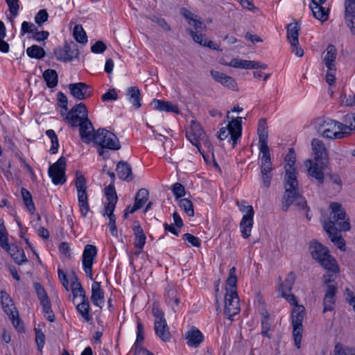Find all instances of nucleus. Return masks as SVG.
Returning a JSON list of instances; mask_svg holds the SVG:
<instances>
[{
    "mask_svg": "<svg viewBox=\"0 0 355 355\" xmlns=\"http://www.w3.org/2000/svg\"><path fill=\"white\" fill-rule=\"evenodd\" d=\"M285 161L286 162L284 178L285 193L282 201V209L287 211L291 205L295 206L298 209H304L306 207V202L299 192L293 148H289L285 157Z\"/></svg>",
    "mask_w": 355,
    "mask_h": 355,
    "instance_id": "f257e3e1",
    "label": "nucleus"
},
{
    "mask_svg": "<svg viewBox=\"0 0 355 355\" xmlns=\"http://www.w3.org/2000/svg\"><path fill=\"white\" fill-rule=\"evenodd\" d=\"M331 212L329 218L324 222V229L331 241L343 250L345 245L340 231H349L351 228L349 219L342 205L338 202H331L329 205Z\"/></svg>",
    "mask_w": 355,
    "mask_h": 355,
    "instance_id": "f03ea898",
    "label": "nucleus"
},
{
    "mask_svg": "<svg viewBox=\"0 0 355 355\" xmlns=\"http://www.w3.org/2000/svg\"><path fill=\"white\" fill-rule=\"evenodd\" d=\"M352 130L351 121L347 125L330 119L320 120L317 128L318 132L322 137L331 139H343L349 135Z\"/></svg>",
    "mask_w": 355,
    "mask_h": 355,
    "instance_id": "7ed1b4c3",
    "label": "nucleus"
},
{
    "mask_svg": "<svg viewBox=\"0 0 355 355\" xmlns=\"http://www.w3.org/2000/svg\"><path fill=\"white\" fill-rule=\"evenodd\" d=\"M309 250L313 259L318 262L324 270L340 272L336 260L330 254L327 248L313 241L310 243Z\"/></svg>",
    "mask_w": 355,
    "mask_h": 355,
    "instance_id": "20e7f679",
    "label": "nucleus"
},
{
    "mask_svg": "<svg viewBox=\"0 0 355 355\" xmlns=\"http://www.w3.org/2000/svg\"><path fill=\"white\" fill-rule=\"evenodd\" d=\"M93 141L103 148L112 150H118L121 147L118 137L113 132L104 128H100L95 132Z\"/></svg>",
    "mask_w": 355,
    "mask_h": 355,
    "instance_id": "39448f33",
    "label": "nucleus"
},
{
    "mask_svg": "<svg viewBox=\"0 0 355 355\" xmlns=\"http://www.w3.org/2000/svg\"><path fill=\"white\" fill-rule=\"evenodd\" d=\"M241 117H236L229 122L225 127H222L218 137L220 140H224L230 135V140L232 141V145L234 146L241 137Z\"/></svg>",
    "mask_w": 355,
    "mask_h": 355,
    "instance_id": "423d86ee",
    "label": "nucleus"
},
{
    "mask_svg": "<svg viewBox=\"0 0 355 355\" xmlns=\"http://www.w3.org/2000/svg\"><path fill=\"white\" fill-rule=\"evenodd\" d=\"M61 114L64 116V120L73 128L79 126L88 115L87 107L83 103L73 106L66 114L61 110Z\"/></svg>",
    "mask_w": 355,
    "mask_h": 355,
    "instance_id": "0eeeda50",
    "label": "nucleus"
},
{
    "mask_svg": "<svg viewBox=\"0 0 355 355\" xmlns=\"http://www.w3.org/2000/svg\"><path fill=\"white\" fill-rule=\"evenodd\" d=\"M76 187L78 192V200L80 211L83 217L87 216L89 211L88 196L85 179L83 175L77 174L76 179Z\"/></svg>",
    "mask_w": 355,
    "mask_h": 355,
    "instance_id": "6e6552de",
    "label": "nucleus"
},
{
    "mask_svg": "<svg viewBox=\"0 0 355 355\" xmlns=\"http://www.w3.org/2000/svg\"><path fill=\"white\" fill-rule=\"evenodd\" d=\"M187 137L191 143L196 146L200 152V141H203L205 145L209 147L211 143L205 137V133L199 123L196 121H191L190 128L187 131Z\"/></svg>",
    "mask_w": 355,
    "mask_h": 355,
    "instance_id": "1a4fd4ad",
    "label": "nucleus"
},
{
    "mask_svg": "<svg viewBox=\"0 0 355 355\" xmlns=\"http://www.w3.org/2000/svg\"><path fill=\"white\" fill-rule=\"evenodd\" d=\"M307 168L308 174L312 178H314L319 184L324 183V171L329 166V163L326 161L318 162L312 159H308L304 163Z\"/></svg>",
    "mask_w": 355,
    "mask_h": 355,
    "instance_id": "9d476101",
    "label": "nucleus"
},
{
    "mask_svg": "<svg viewBox=\"0 0 355 355\" xmlns=\"http://www.w3.org/2000/svg\"><path fill=\"white\" fill-rule=\"evenodd\" d=\"M66 158L61 157L49 168V175L54 184H63L66 182Z\"/></svg>",
    "mask_w": 355,
    "mask_h": 355,
    "instance_id": "9b49d317",
    "label": "nucleus"
},
{
    "mask_svg": "<svg viewBox=\"0 0 355 355\" xmlns=\"http://www.w3.org/2000/svg\"><path fill=\"white\" fill-rule=\"evenodd\" d=\"M240 311V304L238 293L236 291H228L225 295V308L224 313L229 319Z\"/></svg>",
    "mask_w": 355,
    "mask_h": 355,
    "instance_id": "f8f14e48",
    "label": "nucleus"
},
{
    "mask_svg": "<svg viewBox=\"0 0 355 355\" xmlns=\"http://www.w3.org/2000/svg\"><path fill=\"white\" fill-rule=\"evenodd\" d=\"M97 255V248L93 245H86L83 253V267L86 275L93 280L92 266Z\"/></svg>",
    "mask_w": 355,
    "mask_h": 355,
    "instance_id": "ddd939ff",
    "label": "nucleus"
},
{
    "mask_svg": "<svg viewBox=\"0 0 355 355\" xmlns=\"http://www.w3.org/2000/svg\"><path fill=\"white\" fill-rule=\"evenodd\" d=\"M56 59L64 62H71L79 55L77 46L73 42L66 43L63 48L56 49L54 51Z\"/></svg>",
    "mask_w": 355,
    "mask_h": 355,
    "instance_id": "4468645a",
    "label": "nucleus"
},
{
    "mask_svg": "<svg viewBox=\"0 0 355 355\" xmlns=\"http://www.w3.org/2000/svg\"><path fill=\"white\" fill-rule=\"evenodd\" d=\"M241 211L245 213L240 223L242 236L247 239L250 236L253 225L254 209L252 206H244L241 208Z\"/></svg>",
    "mask_w": 355,
    "mask_h": 355,
    "instance_id": "2eb2a0df",
    "label": "nucleus"
},
{
    "mask_svg": "<svg viewBox=\"0 0 355 355\" xmlns=\"http://www.w3.org/2000/svg\"><path fill=\"white\" fill-rule=\"evenodd\" d=\"M344 19L352 35H355V0H345Z\"/></svg>",
    "mask_w": 355,
    "mask_h": 355,
    "instance_id": "dca6fc26",
    "label": "nucleus"
},
{
    "mask_svg": "<svg viewBox=\"0 0 355 355\" xmlns=\"http://www.w3.org/2000/svg\"><path fill=\"white\" fill-rule=\"evenodd\" d=\"M312 150L314 155V159L313 160L318 162H329V155L327 149L324 144L318 139H313L311 141Z\"/></svg>",
    "mask_w": 355,
    "mask_h": 355,
    "instance_id": "f3484780",
    "label": "nucleus"
},
{
    "mask_svg": "<svg viewBox=\"0 0 355 355\" xmlns=\"http://www.w3.org/2000/svg\"><path fill=\"white\" fill-rule=\"evenodd\" d=\"M327 0H311L309 8L313 17L318 20L324 22L328 19L329 9L322 6Z\"/></svg>",
    "mask_w": 355,
    "mask_h": 355,
    "instance_id": "a211bd4d",
    "label": "nucleus"
},
{
    "mask_svg": "<svg viewBox=\"0 0 355 355\" xmlns=\"http://www.w3.org/2000/svg\"><path fill=\"white\" fill-rule=\"evenodd\" d=\"M71 94L78 100H84L91 96L89 87L85 83H71L69 85Z\"/></svg>",
    "mask_w": 355,
    "mask_h": 355,
    "instance_id": "6ab92c4d",
    "label": "nucleus"
},
{
    "mask_svg": "<svg viewBox=\"0 0 355 355\" xmlns=\"http://www.w3.org/2000/svg\"><path fill=\"white\" fill-rule=\"evenodd\" d=\"M80 136L83 142L90 143L94 138V128L88 116L79 125Z\"/></svg>",
    "mask_w": 355,
    "mask_h": 355,
    "instance_id": "aec40b11",
    "label": "nucleus"
},
{
    "mask_svg": "<svg viewBox=\"0 0 355 355\" xmlns=\"http://www.w3.org/2000/svg\"><path fill=\"white\" fill-rule=\"evenodd\" d=\"M187 344L191 347H198L204 340V336L196 327H192L185 334Z\"/></svg>",
    "mask_w": 355,
    "mask_h": 355,
    "instance_id": "412c9836",
    "label": "nucleus"
},
{
    "mask_svg": "<svg viewBox=\"0 0 355 355\" xmlns=\"http://www.w3.org/2000/svg\"><path fill=\"white\" fill-rule=\"evenodd\" d=\"M337 49L333 44H329L322 54V62L327 69H334L336 67Z\"/></svg>",
    "mask_w": 355,
    "mask_h": 355,
    "instance_id": "4be33fe9",
    "label": "nucleus"
},
{
    "mask_svg": "<svg viewBox=\"0 0 355 355\" xmlns=\"http://www.w3.org/2000/svg\"><path fill=\"white\" fill-rule=\"evenodd\" d=\"M337 292L336 285H328L323 299V312L331 311L335 304V295Z\"/></svg>",
    "mask_w": 355,
    "mask_h": 355,
    "instance_id": "5701e85b",
    "label": "nucleus"
},
{
    "mask_svg": "<svg viewBox=\"0 0 355 355\" xmlns=\"http://www.w3.org/2000/svg\"><path fill=\"white\" fill-rule=\"evenodd\" d=\"M181 14L185 17L188 24L193 26L196 30L205 31L207 29V26L203 21L189 10L182 8L181 10Z\"/></svg>",
    "mask_w": 355,
    "mask_h": 355,
    "instance_id": "b1692460",
    "label": "nucleus"
},
{
    "mask_svg": "<svg viewBox=\"0 0 355 355\" xmlns=\"http://www.w3.org/2000/svg\"><path fill=\"white\" fill-rule=\"evenodd\" d=\"M211 76L212 78L218 83H220L221 85H224L225 87H227L228 88L234 89V88L236 86V83L234 78H232L230 76H228L225 75V73L215 71L211 70L210 71Z\"/></svg>",
    "mask_w": 355,
    "mask_h": 355,
    "instance_id": "393cba45",
    "label": "nucleus"
},
{
    "mask_svg": "<svg viewBox=\"0 0 355 355\" xmlns=\"http://www.w3.org/2000/svg\"><path fill=\"white\" fill-rule=\"evenodd\" d=\"M154 329L156 335L164 342H167L171 338L169 329L166 320H162L158 322L155 320Z\"/></svg>",
    "mask_w": 355,
    "mask_h": 355,
    "instance_id": "a878e982",
    "label": "nucleus"
},
{
    "mask_svg": "<svg viewBox=\"0 0 355 355\" xmlns=\"http://www.w3.org/2000/svg\"><path fill=\"white\" fill-rule=\"evenodd\" d=\"M116 171L118 177L123 180L130 182L133 178L131 166L127 162H119Z\"/></svg>",
    "mask_w": 355,
    "mask_h": 355,
    "instance_id": "bb28decb",
    "label": "nucleus"
},
{
    "mask_svg": "<svg viewBox=\"0 0 355 355\" xmlns=\"http://www.w3.org/2000/svg\"><path fill=\"white\" fill-rule=\"evenodd\" d=\"M91 300L94 305L101 308L104 302V294L99 282H94L92 285Z\"/></svg>",
    "mask_w": 355,
    "mask_h": 355,
    "instance_id": "cd10ccee",
    "label": "nucleus"
},
{
    "mask_svg": "<svg viewBox=\"0 0 355 355\" xmlns=\"http://www.w3.org/2000/svg\"><path fill=\"white\" fill-rule=\"evenodd\" d=\"M152 105L155 110L159 111L173 112L175 114H179L180 112L178 107L170 101L154 99L152 102Z\"/></svg>",
    "mask_w": 355,
    "mask_h": 355,
    "instance_id": "c85d7f7f",
    "label": "nucleus"
},
{
    "mask_svg": "<svg viewBox=\"0 0 355 355\" xmlns=\"http://www.w3.org/2000/svg\"><path fill=\"white\" fill-rule=\"evenodd\" d=\"M1 300L2 309L8 315L13 313L16 315L17 309L14 305L13 301L10 295L4 291H1Z\"/></svg>",
    "mask_w": 355,
    "mask_h": 355,
    "instance_id": "c756f323",
    "label": "nucleus"
},
{
    "mask_svg": "<svg viewBox=\"0 0 355 355\" xmlns=\"http://www.w3.org/2000/svg\"><path fill=\"white\" fill-rule=\"evenodd\" d=\"M133 232L135 235L134 245L135 247L139 250L137 254H139L146 243V236L139 225L133 227Z\"/></svg>",
    "mask_w": 355,
    "mask_h": 355,
    "instance_id": "7c9ffc66",
    "label": "nucleus"
},
{
    "mask_svg": "<svg viewBox=\"0 0 355 355\" xmlns=\"http://www.w3.org/2000/svg\"><path fill=\"white\" fill-rule=\"evenodd\" d=\"M260 151L263 155L261 157V172H272V166L270 155V150L268 146L259 147Z\"/></svg>",
    "mask_w": 355,
    "mask_h": 355,
    "instance_id": "2f4dec72",
    "label": "nucleus"
},
{
    "mask_svg": "<svg viewBox=\"0 0 355 355\" xmlns=\"http://www.w3.org/2000/svg\"><path fill=\"white\" fill-rule=\"evenodd\" d=\"M187 32L192 37L193 40L204 46H208L213 49H217L218 45L211 40H208L203 34L199 32H195L191 29H188Z\"/></svg>",
    "mask_w": 355,
    "mask_h": 355,
    "instance_id": "473e14b6",
    "label": "nucleus"
},
{
    "mask_svg": "<svg viewBox=\"0 0 355 355\" xmlns=\"http://www.w3.org/2000/svg\"><path fill=\"white\" fill-rule=\"evenodd\" d=\"M148 191L146 189H140L135 198L134 205L131 208L132 211L141 209L148 199Z\"/></svg>",
    "mask_w": 355,
    "mask_h": 355,
    "instance_id": "72a5a7b5",
    "label": "nucleus"
},
{
    "mask_svg": "<svg viewBox=\"0 0 355 355\" xmlns=\"http://www.w3.org/2000/svg\"><path fill=\"white\" fill-rule=\"evenodd\" d=\"M268 127L266 121L261 119L259 121L258 124V135H259V147L268 146Z\"/></svg>",
    "mask_w": 355,
    "mask_h": 355,
    "instance_id": "f704fd0d",
    "label": "nucleus"
},
{
    "mask_svg": "<svg viewBox=\"0 0 355 355\" xmlns=\"http://www.w3.org/2000/svg\"><path fill=\"white\" fill-rule=\"evenodd\" d=\"M300 24L297 22L291 23L287 25V39L291 45H295L298 42Z\"/></svg>",
    "mask_w": 355,
    "mask_h": 355,
    "instance_id": "c9c22d12",
    "label": "nucleus"
},
{
    "mask_svg": "<svg viewBox=\"0 0 355 355\" xmlns=\"http://www.w3.org/2000/svg\"><path fill=\"white\" fill-rule=\"evenodd\" d=\"M305 315L304 308L303 306L296 305L292 312V325L293 327H303L302 321Z\"/></svg>",
    "mask_w": 355,
    "mask_h": 355,
    "instance_id": "e433bc0d",
    "label": "nucleus"
},
{
    "mask_svg": "<svg viewBox=\"0 0 355 355\" xmlns=\"http://www.w3.org/2000/svg\"><path fill=\"white\" fill-rule=\"evenodd\" d=\"M42 76L48 87L53 88L58 85V76L55 70L46 69L43 72Z\"/></svg>",
    "mask_w": 355,
    "mask_h": 355,
    "instance_id": "4c0bfd02",
    "label": "nucleus"
},
{
    "mask_svg": "<svg viewBox=\"0 0 355 355\" xmlns=\"http://www.w3.org/2000/svg\"><path fill=\"white\" fill-rule=\"evenodd\" d=\"M76 309L85 321L89 322L92 320V316L89 315V302L87 297L82 299L81 302L77 305Z\"/></svg>",
    "mask_w": 355,
    "mask_h": 355,
    "instance_id": "58836bf2",
    "label": "nucleus"
},
{
    "mask_svg": "<svg viewBox=\"0 0 355 355\" xmlns=\"http://www.w3.org/2000/svg\"><path fill=\"white\" fill-rule=\"evenodd\" d=\"M254 64V60H246L238 58H233L230 62V63L227 64V65L235 68L254 69L255 65Z\"/></svg>",
    "mask_w": 355,
    "mask_h": 355,
    "instance_id": "ea45409f",
    "label": "nucleus"
},
{
    "mask_svg": "<svg viewBox=\"0 0 355 355\" xmlns=\"http://www.w3.org/2000/svg\"><path fill=\"white\" fill-rule=\"evenodd\" d=\"M295 277L293 272L288 274L284 283L279 284L278 292L282 295L283 293H287L291 291L292 287L295 283Z\"/></svg>",
    "mask_w": 355,
    "mask_h": 355,
    "instance_id": "a19ab883",
    "label": "nucleus"
},
{
    "mask_svg": "<svg viewBox=\"0 0 355 355\" xmlns=\"http://www.w3.org/2000/svg\"><path fill=\"white\" fill-rule=\"evenodd\" d=\"M128 94L130 96V101L136 109L141 107L140 91L137 87H131L128 89Z\"/></svg>",
    "mask_w": 355,
    "mask_h": 355,
    "instance_id": "79ce46f5",
    "label": "nucleus"
},
{
    "mask_svg": "<svg viewBox=\"0 0 355 355\" xmlns=\"http://www.w3.org/2000/svg\"><path fill=\"white\" fill-rule=\"evenodd\" d=\"M236 283H237V277L236 275V268L232 267L230 269L229 271V277L226 281V290L228 291L234 290L236 291Z\"/></svg>",
    "mask_w": 355,
    "mask_h": 355,
    "instance_id": "37998d69",
    "label": "nucleus"
},
{
    "mask_svg": "<svg viewBox=\"0 0 355 355\" xmlns=\"http://www.w3.org/2000/svg\"><path fill=\"white\" fill-rule=\"evenodd\" d=\"M26 53L31 58L41 59L44 56L45 51L42 47L33 45L26 49Z\"/></svg>",
    "mask_w": 355,
    "mask_h": 355,
    "instance_id": "c03bdc74",
    "label": "nucleus"
},
{
    "mask_svg": "<svg viewBox=\"0 0 355 355\" xmlns=\"http://www.w3.org/2000/svg\"><path fill=\"white\" fill-rule=\"evenodd\" d=\"M73 36L76 40L80 43L85 44L87 42V37L82 26L76 25L73 29Z\"/></svg>",
    "mask_w": 355,
    "mask_h": 355,
    "instance_id": "a18cd8bd",
    "label": "nucleus"
},
{
    "mask_svg": "<svg viewBox=\"0 0 355 355\" xmlns=\"http://www.w3.org/2000/svg\"><path fill=\"white\" fill-rule=\"evenodd\" d=\"M179 206L189 216L194 215L193 205L191 200L187 198L180 200Z\"/></svg>",
    "mask_w": 355,
    "mask_h": 355,
    "instance_id": "49530a36",
    "label": "nucleus"
},
{
    "mask_svg": "<svg viewBox=\"0 0 355 355\" xmlns=\"http://www.w3.org/2000/svg\"><path fill=\"white\" fill-rule=\"evenodd\" d=\"M0 245L7 250L10 248L8 238H7V234H6V230L4 226L3 220L0 219Z\"/></svg>",
    "mask_w": 355,
    "mask_h": 355,
    "instance_id": "de8ad7c7",
    "label": "nucleus"
},
{
    "mask_svg": "<svg viewBox=\"0 0 355 355\" xmlns=\"http://www.w3.org/2000/svg\"><path fill=\"white\" fill-rule=\"evenodd\" d=\"M43 312L46 315V319L50 322H53L55 320V315L51 309V304L50 300L40 302Z\"/></svg>",
    "mask_w": 355,
    "mask_h": 355,
    "instance_id": "09e8293b",
    "label": "nucleus"
},
{
    "mask_svg": "<svg viewBox=\"0 0 355 355\" xmlns=\"http://www.w3.org/2000/svg\"><path fill=\"white\" fill-rule=\"evenodd\" d=\"M303 327H293V337L295 345L297 349L301 347V341L302 338Z\"/></svg>",
    "mask_w": 355,
    "mask_h": 355,
    "instance_id": "8fccbe9b",
    "label": "nucleus"
},
{
    "mask_svg": "<svg viewBox=\"0 0 355 355\" xmlns=\"http://www.w3.org/2000/svg\"><path fill=\"white\" fill-rule=\"evenodd\" d=\"M105 194L108 202H111V200L113 202L118 201V197L114 184H110L109 186L105 187Z\"/></svg>",
    "mask_w": 355,
    "mask_h": 355,
    "instance_id": "3c124183",
    "label": "nucleus"
},
{
    "mask_svg": "<svg viewBox=\"0 0 355 355\" xmlns=\"http://www.w3.org/2000/svg\"><path fill=\"white\" fill-rule=\"evenodd\" d=\"M33 285L40 302L49 300L44 287L40 283L35 282Z\"/></svg>",
    "mask_w": 355,
    "mask_h": 355,
    "instance_id": "603ef678",
    "label": "nucleus"
},
{
    "mask_svg": "<svg viewBox=\"0 0 355 355\" xmlns=\"http://www.w3.org/2000/svg\"><path fill=\"white\" fill-rule=\"evenodd\" d=\"M137 340H136V342L135 343L134 346L136 349H141V348H140V347H139V343L141 342H142L144 338V326L139 321H138L137 323Z\"/></svg>",
    "mask_w": 355,
    "mask_h": 355,
    "instance_id": "864d4df0",
    "label": "nucleus"
},
{
    "mask_svg": "<svg viewBox=\"0 0 355 355\" xmlns=\"http://www.w3.org/2000/svg\"><path fill=\"white\" fill-rule=\"evenodd\" d=\"M49 14L45 9L40 10L35 17V21L38 26H42L48 20Z\"/></svg>",
    "mask_w": 355,
    "mask_h": 355,
    "instance_id": "5fc2aeb1",
    "label": "nucleus"
},
{
    "mask_svg": "<svg viewBox=\"0 0 355 355\" xmlns=\"http://www.w3.org/2000/svg\"><path fill=\"white\" fill-rule=\"evenodd\" d=\"M8 316H9V318L12 320V324L14 325V327L16 329H17L19 331H24V325H23L21 320H20V318L19 317V313H18L17 310L16 315L13 313H10V315H8Z\"/></svg>",
    "mask_w": 355,
    "mask_h": 355,
    "instance_id": "6e6d98bb",
    "label": "nucleus"
},
{
    "mask_svg": "<svg viewBox=\"0 0 355 355\" xmlns=\"http://www.w3.org/2000/svg\"><path fill=\"white\" fill-rule=\"evenodd\" d=\"M37 27L34 24L24 21L21 24V35H24L27 33H35L37 31Z\"/></svg>",
    "mask_w": 355,
    "mask_h": 355,
    "instance_id": "4d7b16f0",
    "label": "nucleus"
},
{
    "mask_svg": "<svg viewBox=\"0 0 355 355\" xmlns=\"http://www.w3.org/2000/svg\"><path fill=\"white\" fill-rule=\"evenodd\" d=\"M6 2L7 3L9 10L12 15V17H16L18 14V10L19 8V0H6Z\"/></svg>",
    "mask_w": 355,
    "mask_h": 355,
    "instance_id": "13d9d810",
    "label": "nucleus"
},
{
    "mask_svg": "<svg viewBox=\"0 0 355 355\" xmlns=\"http://www.w3.org/2000/svg\"><path fill=\"white\" fill-rule=\"evenodd\" d=\"M172 191L177 199L185 195V189L184 186L178 182H176L173 185Z\"/></svg>",
    "mask_w": 355,
    "mask_h": 355,
    "instance_id": "bf43d9fd",
    "label": "nucleus"
},
{
    "mask_svg": "<svg viewBox=\"0 0 355 355\" xmlns=\"http://www.w3.org/2000/svg\"><path fill=\"white\" fill-rule=\"evenodd\" d=\"M35 341L40 350H41L45 343V336L41 329H35Z\"/></svg>",
    "mask_w": 355,
    "mask_h": 355,
    "instance_id": "052dcab7",
    "label": "nucleus"
},
{
    "mask_svg": "<svg viewBox=\"0 0 355 355\" xmlns=\"http://www.w3.org/2000/svg\"><path fill=\"white\" fill-rule=\"evenodd\" d=\"M327 271V274L323 275V282L324 284L327 286L328 285H333L332 282H334L336 279V275L339 273V272H334L331 270H326Z\"/></svg>",
    "mask_w": 355,
    "mask_h": 355,
    "instance_id": "680f3d73",
    "label": "nucleus"
},
{
    "mask_svg": "<svg viewBox=\"0 0 355 355\" xmlns=\"http://www.w3.org/2000/svg\"><path fill=\"white\" fill-rule=\"evenodd\" d=\"M183 239L184 241H188L192 246H194V247H200V239L191 234H189V233L184 234L183 235Z\"/></svg>",
    "mask_w": 355,
    "mask_h": 355,
    "instance_id": "e2e57ef3",
    "label": "nucleus"
},
{
    "mask_svg": "<svg viewBox=\"0 0 355 355\" xmlns=\"http://www.w3.org/2000/svg\"><path fill=\"white\" fill-rule=\"evenodd\" d=\"M103 101H116L118 98V94L115 89H110L101 97Z\"/></svg>",
    "mask_w": 355,
    "mask_h": 355,
    "instance_id": "0e129e2a",
    "label": "nucleus"
},
{
    "mask_svg": "<svg viewBox=\"0 0 355 355\" xmlns=\"http://www.w3.org/2000/svg\"><path fill=\"white\" fill-rule=\"evenodd\" d=\"M150 19L152 21L157 24L164 30L166 31H171V26L167 24L164 19L157 17L155 16H152Z\"/></svg>",
    "mask_w": 355,
    "mask_h": 355,
    "instance_id": "69168bd1",
    "label": "nucleus"
},
{
    "mask_svg": "<svg viewBox=\"0 0 355 355\" xmlns=\"http://www.w3.org/2000/svg\"><path fill=\"white\" fill-rule=\"evenodd\" d=\"M107 49V46L105 43L102 41L96 42L93 46L91 47V51L94 53H103Z\"/></svg>",
    "mask_w": 355,
    "mask_h": 355,
    "instance_id": "338daca9",
    "label": "nucleus"
},
{
    "mask_svg": "<svg viewBox=\"0 0 355 355\" xmlns=\"http://www.w3.org/2000/svg\"><path fill=\"white\" fill-rule=\"evenodd\" d=\"M336 67H334V69H327L326 73V82L329 85H332L335 83Z\"/></svg>",
    "mask_w": 355,
    "mask_h": 355,
    "instance_id": "774afa93",
    "label": "nucleus"
}]
</instances>
